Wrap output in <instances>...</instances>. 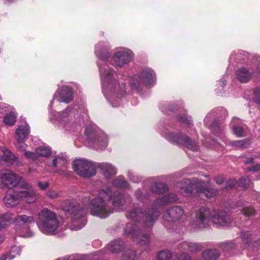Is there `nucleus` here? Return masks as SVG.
I'll return each instance as SVG.
<instances>
[{"label": "nucleus", "mask_w": 260, "mask_h": 260, "mask_svg": "<svg viewBox=\"0 0 260 260\" xmlns=\"http://www.w3.org/2000/svg\"><path fill=\"white\" fill-rule=\"evenodd\" d=\"M111 46L107 41H100L95 45L94 54L100 61L97 62L101 80L102 91L113 107L122 106L127 92L125 84L120 83L116 71L106 62L110 59Z\"/></svg>", "instance_id": "f257e3e1"}, {"label": "nucleus", "mask_w": 260, "mask_h": 260, "mask_svg": "<svg viewBox=\"0 0 260 260\" xmlns=\"http://www.w3.org/2000/svg\"><path fill=\"white\" fill-rule=\"evenodd\" d=\"M160 215V212L152 206L144 210L139 206H134L126 211L128 219L142 222L143 226L128 223L124 228V234L134 242L141 245H147L150 241V233L155 222Z\"/></svg>", "instance_id": "f03ea898"}, {"label": "nucleus", "mask_w": 260, "mask_h": 260, "mask_svg": "<svg viewBox=\"0 0 260 260\" xmlns=\"http://www.w3.org/2000/svg\"><path fill=\"white\" fill-rule=\"evenodd\" d=\"M49 113L51 122L65 134L77 135L89 121L88 111L83 103L69 106L59 112L51 109Z\"/></svg>", "instance_id": "7ed1b4c3"}, {"label": "nucleus", "mask_w": 260, "mask_h": 260, "mask_svg": "<svg viewBox=\"0 0 260 260\" xmlns=\"http://www.w3.org/2000/svg\"><path fill=\"white\" fill-rule=\"evenodd\" d=\"M126 203L125 194L120 190H113L108 186L96 190L94 198L89 202L90 214L105 219L114 213V208H120Z\"/></svg>", "instance_id": "20e7f679"}, {"label": "nucleus", "mask_w": 260, "mask_h": 260, "mask_svg": "<svg viewBox=\"0 0 260 260\" xmlns=\"http://www.w3.org/2000/svg\"><path fill=\"white\" fill-rule=\"evenodd\" d=\"M227 114L228 112L224 108H215L206 115L204 119V125L208 127L214 135L219 137L226 145H230L232 148L241 149L248 148L251 144L249 139L230 141L224 136V125L223 123L214 120L210 124V122L214 118L221 117L222 116H225Z\"/></svg>", "instance_id": "39448f33"}, {"label": "nucleus", "mask_w": 260, "mask_h": 260, "mask_svg": "<svg viewBox=\"0 0 260 260\" xmlns=\"http://www.w3.org/2000/svg\"><path fill=\"white\" fill-rule=\"evenodd\" d=\"M232 219L225 211L211 210L206 207H202L196 213L191 225L194 230L206 228L211 223L216 228L228 226L231 223Z\"/></svg>", "instance_id": "423d86ee"}, {"label": "nucleus", "mask_w": 260, "mask_h": 260, "mask_svg": "<svg viewBox=\"0 0 260 260\" xmlns=\"http://www.w3.org/2000/svg\"><path fill=\"white\" fill-rule=\"evenodd\" d=\"M175 186L176 189L184 196L212 198L218 192L217 189L210 186V182H204L197 178L184 179L177 182Z\"/></svg>", "instance_id": "0eeeda50"}, {"label": "nucleus", "mask_w": 260, "mask_h": 260, "mask_svg": "<svg viewBox=\"0 0 260 260\" xmlns=\"http://www.w3.org/2000/svg\"><path fill=\"white\" fill-rule=\"evenodd\" d=\"M61 222V217L47 208L41 210L37 215L36 223L38 228L43 234L46 235H54Z\"/></svg>", "instance_id": "6e6552de"}, {"label": "nucleus", "mask_w": 260, "mask_h": 260, "mask_svg": "<svg viewBox=\"0 0 260 260\" xmlns=\"http://www.w3.org/2000/svg\"><path fill=\"white\" fill-rule=\"evenodd\" d=\"M170 127V126L160 124L157 126L156 131L171 144L183 146L193 151L199 150L198 144L194 140L181 132L171 131Z\"/></svg>", "instance_id": "1a4fd4ad"}, {"label": "nucleus", "mask_w": 260, "mask_h": 260, "mask_svg": "<svg viewBox=\"0 0 260 260\" xmlns=\"http://www.w3.org/2000/svg\"><path fill=\"white\" fill-rule=\"evenodd\" d=\"M61 208L66 212L72 215L73 223L71 225L72 230H79L86 224V217L87 209L75 201L66 200L61 204Z\"/></svg>", "instance_id": "9d476101"}, {"label": "nucleus", "mask_w": 260, "mask_h": 260, "mask_svg": "<svg viewBox=\"0 0 260 260\" xmlns=\"http://www.w3.org/2000/svg\"><path fill=\"white\" fill-rule=\"evenodd\" d=\"M156 81L155 72L151 68L144 67L136 74L128 77V84L133 91L140 92L144 85H153Z\"/></svg>", "instance_id": "9b49d317"}, {"label": "nucleus", "mask_w": 260, "mask_h": 260, "mask_svg": "<svg viewBox=\"0 0 260 260\" xmlns=\"http://www.w3.org/2000/svg\"><path fill=\"white\" fill-rule=\"evenodd\" d=\"M85 135L90 147L101 150L107 148L108 137L95 124H91L86 127Z\"/></svg>", "instance_id": "f8f14e48"}, {"label": "nucleus", "mask_w": 260, "mask_h": 260, "mask_svg": "<svg viewBox=\"0 0 260 260\" xmlns=\"http://www.w3.org/2000/svg\"><path fill=\"white\" fill-rule=\"evenodd\" d=\"M80 88L79 85L74 82H71L60 86L54 93L53 99L49 105V108L52 107L55 100H56L59 103L66 104L71 103L74 100L75 92L79 91Z\"/></svg>", "instance_id": "ddd939ff"}, {"label": "nucleus", "mask_w": 260, "mask_h": 260, "mask_svg": "<svg viewBox=\"0 0 260 260\" xmlns=\"http://www.w3.org/2000/svg\"><path fill=\"white\" fill-rule=\"evenodd\" d=\"M236 77L241 83H247L252 78H260V56H254L251 63L239 68Z\"/></svg>", "instance_id": "4468645a"}, {"label": "nucleus", "mask_w": 260, "mask_h": 260, "mask_svg": "<svg viewBox=\"0 0 260 260\" xmlns=\"http://www.w3.org/2000/svg\"><path fill=\"white\" fill-rule=\"evenodd\" d=\"M134 57L135 54L130 49L119 47L113 50L110 60L115 67L122 68L132 62Z\"/></svg>", "instance_id": "2eb2a0df"}, {"label": "nucleus", "mask_w": 260, "mask_h": 260, "mask_svg": "<svg viewBox=\"0 0 260 260\" xmlns=\"http://www.w3.org/2000/svg\"><path fill=\"white\" fill-rule=\"evenodd\" d=\"M72 168L76 174L83 178H88L96 174V167L93 162L85 159L74 160Z\"/></svg>", "instance_id": "dca6fc26"}, {"label": "nucleus", "mask_w": 260, "mask_h": 260, "mask_svg": "<svg viewBox=\"0 0 260 260\" xmlns=\"http://www.w3.org/2000/svg\"><path fill=\"white\" fill-rule=\"evenodd\" d=\"M229 211L231 213H236L237 215H241L244 218L253 216L255 211L251 204L248 202L240 201L236 203L232 202L229 204Z\"/></svg>", "instance_id": "f3484780"}, {"label": "nucleus", "mask_w": 260, "mask_h": 260, "mask_svg": "<svg viewBox=\"0 0 260 260\" xmlns=\"http://www.w3.org/2000/svg\"><path fill=\"white\" fill-rule=\"evenodd\" d=\"M255 56L250 55L248 52L243 50L234 51L229 57V66L227 72L232 71L233 67L238 66L239 64L251 63L252 59Z\"/></svg>", "instance_id": "a211bd4d"}, {"label": "nucleus", "mask_w": 260, "mask_h": 260, "mask_svg": "<svg viewBox=\"0 0 260 260\" xmlns=\"http://www.w3.org/2000/svg\"><path fill=\"white\" fill-rule=\"evenodd\" d=\"M244 249L251 248L253 250L260 249V238L257 232L252 231H242L240 233Z\"/></svg>", "instance_id": "6ab92c4d"}, {"label": "nucleus", "mask_w": 260, "mask_h": 260, "mask_svg": "<svg viewBox=\"0 0 260 260\" xmlns=\"http://www.w3.org/2000/svg\"><path fill=\"white\" fill-rule=\"evenodd\" d=\"M22 178L10 170L2 172L0 175V186L1 188H11L20 183Z\"/></svg>", "instance_id": "aec40b11"}, {"label": "nucleus", "mask_w": 260, "mask_h": 260, "mask_svg": "<svg viewBox=\"0 0 260 260\" xmlns=\"http://www.w3.org/2000/svg\"><path fill=\"white\" fill-rule=\"evenodd\" d=\"M30 132V127L27 122L25 121L22 124L18 126L15 131V136L17 140V147L19 149L25 150V146L23 144L26 140Z\"/></svg>", "instance_id": "412c9836"}, {"label": "nucleus", "mask_w": 260, "mask_h": 260, "mask_svg": "<svg viewBox=\"0 0 260 260\" xmlns=\"http://www.w3.org/2000/svg\"><path fill=\"white\" fill-rule=\"evenodd\" d=\"M184 209L181 206H174L164 213L162 218L167 222H175L180 220L184 215Z\"/></svg>", "instance_id": "4be33fe9"}, {"label": "nucleus", "mask_w": 260, "mask_h": 260, "mask_svg": "<svg viewBox=\"0 0 260 260\" xmlns=\"http://www.w3.org/2000/svg\"><path fill=\"white\" fill-rule=\"evenodd\" d=\"M20 186L23 190L19 192V199L28 203H34L37 200V196L31 186L27 182H22Z\"/></svg>", "instance_id": "5701e85b"}, {"label": "nucleus", "mask_w": 260, "mask_h": 260, "mask_svg": "<svg viewBox=\"0 0 260 260\" xmlns=\"http://www.w3.org/2000/svg\"><path fill=\"white\" fill-rule=\"evenodd\" d=\"M157 180L158 177H151L146 180L147 183H152L149 186L151 193L162 194L167 192L169 190L168 185L166 183L156 181Z\"/></svg>", "instance_id": "b1692460"}, {"label": "nucleus", "mask_w": 260, "mask_h": 260, "mask_svg": "<svg viewBox=\"0 0 260 260\" xmlns=\"http://www.w3.org/2000/svg\"><path fill=\"white\" fill-rule=\"evenodd\" d=\"M96 168L104 178L109 180L117 173V169L113 165L108 162L98 163Z\"/></svg>", "instance_id": "393cba45"}, {"label": "nucleus", "mask_w": 260, "mask_h": 260, "mask_svg": "<svg viewBox=\"0 0 260 260\" xmlns=\"http://www.w3.org/2000/svg\"><path fill=\"white\" fill-rule=\"evenodd\" d=\"M147 182L145 181L143 182L142 187L137 189L134 192V196L136 200L144 204L150 201L151 191L149 187L146 185Z\"/></svg>", "instance_id": "a878e982"}, {"label": "nucleus", "mask_w": 260, "mask_h": 260, "mask_svg": "<svg viewBox=\"0 0 260 260\" xmlns=\"http://www.w3.org/2000/svg\"><path fill=\"white\" fill-rule=\"evenodd\" d=\"M203 248L202 243L186 241L181 242L178 246V249L182 252H189L196 253Z\"/></svg>", "instance_id": "bb28decb"}, {"label": "nucleus", "mask_w": 260, "mask_h": 260, "mask_svg": "<svg viewBox=\"0 0 260 260\" xmlns=\"http://www.w3.org/2000/svg\"><path fill=\"white\" fill-rule=\"evenodd\" d=\"M243 242L240 235L236 239L225 241L219 244V247L224 252H230L237 249L238 247L244 249L242 246Z\"/></svg>", "instance_id": "cd10ccee"}, {"label": "nucleus", "mask_w": 260, "mask_h": 260, "mask_svg": "<svg viewBox=\"0 0 260 260\" xmlns=\"http://www.w3.org/2000/svg\"><path fill=\"white\" fill-rule=\"evenodd\" d=\"M177 200L178 197L175 193H167L155 200L152 206L158 211V209H160L165 205L174 203Z\"/></svg>", "instance_id": "c85d7f7f"}, {"label": "nucleus", "mask_w": 260, "mask_h": 260, "mask_svg": "<svg viewBox=\"0 0 260 260\" xmlns=\"http://www.w3.org/2000/svg\"><path fill=\"white\" fill-rule=\"evenodd\" d=\"M14 221L17 230L21 229L23 226H27L36 222L35 218L32 215L25 214L17 215L15 217Z\"/></svg>", "instance_id": "c756f323"}, {"label": "nucleus", "mask_w": 260, "mask_h": 260, "mask_svg": "<svg viewBox=\"0 0 260 260\" xmlns=\"http://www.w3.org/2000/svg\"><path fill=\"white\" fill-rule=\"evenodd\" d=\"M126 248L124 242L120 238H118L110 243L104 249L99 251V254H103V252L108 250L112 253L120 252L122 250Z\"/></svg>", "instance_id": "7c9ffc66"}, {"label": "nucleus", "mask_w": 260, "mask_h": 260, "mask_svg": "<svg viewBox=\"0 0 260 260\" xmlns=\"http://www.w3.org/2000/svg\"><path fill=\"white\" fill-rule=\"evenodd\" d=\"M3 155L0 156L1 162L8 166H11L14 164L18 165L20 161L15 154L8 149L3 150Z\"/></svg>", "instance_id": "2f4dec72"}, {"label": "nucleus", "mask_w": 260, "mask_h": 260, "mask_svg": "<svg viewBox=\"0 0 260 260\" xmlns=\"http://www.w3.org/2000/svg\"><path fill=\"white\" fill-rule=\"evenodd\" d=\"M241 122V120L239 118L234 117L232 119L230 124L233 134L238 137H243L246 133L245 127L240 125Z\"/></svg>", "instance_id": "473e14b6"}, {"label": "nucleus", "mask_w": 260, "mask_h": 260, "mask_svg": "<svg viewBox=\"0 0 260 260\" xmlns=\"http://www.w3.org/2000/svg\"><path fill=\"white\" fill-rule=\"evenodd\" d=\"M202 260H217L219 256V251L216 248H208L202 251Z\"/></svg>", "instance_id": "72a5a7b5"}, {"label": "nucleus", "mask_w": 260, "mask_h": 260, "mask_svg": "<svg viewBox=\"0 0 260 260\" xmlns=\"http://www.w3.org/2000/svg\"><path fill=\"white\" fill-rule=\"evenodd\" d=\"M20 199L18 194L15 192H8L3 199V202L7 207L16 206L19 202Z\"/></svg>", "instance_id": "f704fd0d"}, {"label": "nucleus", "mask_w": 260, "mask_h": 260, "mask_svg": "<svg viewBox=\"0 0 260 260\" xmlns=\"http://www.w3.org/2000/svg\"><path fill=\"white\" fill-rule=\"evenodd\" d=\"M177 120L180 123L183 124L189 127L195 134L197 133L196 128L193 127L192 117L191 116L183 114L179 115L176 117Z\"/></svg>", "instance_id": "c9c22d12"}, {"label": "nucleus", "mask_w": 260, "mask_h": 260, "mask_svg": "<svg viewBox=\"0 0 260 260\" xmlns=\"http://www.w3.org/2000/svg\"><path fill=\"white\" fill-rule=\"evenodd\" d=\"M112 185L116 188L131 189V186L123 176L120 175L114 179L112 181Z\"/></svg>", "instance_id": "e433bc0d"}, {"label": "nucleus", "mask_w": 260, "mask_h": 260, "mask_svg": "<svg viewBox=\"0 0 260 260\" xmlns=\"http://www.w3.org/2000/svg\"><path fill=\"white\" fill-rule=\"evenodd\" d=\"M230 75L226 73L223 76L217 81L216 87L215 89V92L218 94H225L224 88L226 86V81L229 78Z\"/></svg>", "instance_id": "4c0bfd02"}, {"label": "nucleus", "mask_w": 260, "mask_h": 260, "mask_svg": "<svg viewBox=\"0 0 260 260\" xmlns=\"http://www.w3.org/2000/svg\"><path fill=\"white\" fill-rule=\"evenodd\" d=\"M17 117V114L15 112L11 111L4 116L3 122L7 126H12L15 124Z\"/></svg>", "instance_id": "58836bf2"}, {"label": "nucleus", "mask_w": 260, "mask_h": 260, "mask_svg": "<svg viewBox=\"0 0 260 260\" xmlns=\"http://www.w3.org/2000/svg\"><path fill=\"white\" fill-rule=\"evenodd\" d=\"M13 220V214L10 212H7L4 214L0 215V231L5 229L8 223L10 222Z\"/></svg>", "instance_id": "ea45409f"}, {"label": "nucleus", "mask_w": 260, "mask_h": 260, "mask_svg": "<svg viewBox=\"0 0 260 260\" xmlns=\"http://www.w3.org/2000/svg\"><path fill=\"white\" fill-rule=\"evenodd\" d=\"M160 109L165 114L169 112H173L178 110V105L176 103L166 102L160 106Z\"/></svg>", "instance_id": "a19ab883"}, {"label": "nucleus", "mask_w": 260, "mask_h": 260, "mask_svg": "<svg viewBox=\"0 0 260 260\" xmlns=\"http://www.w3.org/2000/svg\"><path fill=\"white\" fill-rule=\"evenodd\" d=\"M67 162V159L62 155H56L54 157L52 161V166L53 167L60 168L62 169L65 167Z\"/></svg>", "instance_id": "79ce46f5"}, {"label": "nucleus", "mask_w": 260, "mask_h": 260, "mask_svg": "<svg viewBox=\"0 0 260 260\" xmlns=\"http://www.w3.org/2000/svg\"><path fill=\"white\" fill-rule=\"evenodd\" d=\"M38 156L47 157L51 154V149L49 147L40 146L36 149Z\"/></svg>", "instance_id": "37998d69"}, {"label": "nucleus", "mask_w": 260, "mask_h": 260, "mask_svg": "<svg viewBox=\"0 0 260 260\" xmlns=\"http://www.w3.org/2000/svg\"><path fill=\"white\" fill-rule=\"evenodd\" d=\"M126 175L129 180L134 183H139L141 182L142 177L131 170L126 172Z\"/></svg>", "instance_id": "c03bdc74"}, {"label": "nucleus", "mask_w": 260, "mask_h": 260, "mask_svg": "<svg viewBox=\"0 0 260 260\" xmlns=\"http://www.w3.org/2000/svg\"><path fill=\"white\" fill-rule=\"evenodd\" d=\"M172 256V253L170 251L162 250L158 252L156 260H170Z\"/></svg>", "instance_id": "a18cd8bd"}, {"label": "nucleus", "mask_w": 260, "mask_h": 260, "mask_svg": "<svg viewBox=\"0 0 260 260\" xmlns=\"http://www.w3.org/2000/svg\"><path fill=\"white\" fill-rule=\"evenodd\" d=\"M137 257L136 252L132 249H128L123 254V260H135Z\"/></svg>", "instance_id": "49530a36"}, {"label": "nucleus", "mask_w": 260, "mask_h": 260, "mask_svg": "<svg viewBox=\"0 0 260 260\" xmlns=\"http://www.w3.org/2000/svg\"><path fill=\"white\" fill-rule=\"evenodd\" d=\"M21 252L20 248L16 246H13L11 247L9 252V259H12L14 258L17 255H19Z\"/></svg>", "instance_id": "de8ad7c7"}, {"label": "nucleus", "mask_w": 260, "mask_h": 260, "mask_svg": "<svg viewBox=\"0 0 260 260\" xmlns=\"http://www.w3.org/2000/svg\"><path fill=\"white\" fill-rule=\"evenodd\" d=\"M250 180L247 177L241 178L238 182V186L245 188H248L250 186Z\"/></svg>", "instance_id": "09e8293b"}, {"label": "nucleus", "mask_w": 260, "mask_h": 260, "mask_svg": "<svg viewBox=\"0 0 260 260\" xmlns=\"http://www.w3.org/2000/svg\"><path fill=\"white\" fill-rule=\"evenodd\" d=\"M252 98L254 102L260 105V86L253 89Z\"/></svg>", "instance_id": "8fccbe9b"}, {"label": "nucleus", "mask_w": 260, "mask_h": 260, "mask_svg": "<svg viewBox=\"0 0 260 260\" xmlns=\"http://www.w3.org/2000/svg\"><path fill=\"white\" fill-rule=\"evenodd\" d=\"M21 151H24V155L27 158L31 159L32 160H36L38 157V153L35 151V152L26 151L25 149L24 150H22V149H20Z\"/></svg>", "instance_id": "3c124183"}, {"label": "nucleus", "mask_w": 260, "mask_h": 260, "mask_svg": "<svg viewBox=\"0 0 260 260\" xmlns=\"http://www.w3.org/2000/svg\"><path fill=\"white\" fill-rule=\"evenodd\" d=\"M237 185H238V182L235 179H230L226 181L225 188L230 190L235 187Z\"/></svg>", "instance_id": "603ef678"}, {"label": "nucleus", "mask_w": 260, "mask_h": 260, "mask_svg": "<svg viewBox=\"0 0 260 260\" xmlns=\"http://www.w3.org/2000/svg\"><path fill=\"white\" fill-rule=\"evenodd\" d=\"M23 230H25V232L22 231V233L19 234L20 237L29 238L34 235V233L28 228H24Z\"/></svg>", "instance_id": "864d4df0"}, {"label": "nucleus", "mask_w": 260, "mask_h": 260, "mask_svg": "<svg viewBox=\"0 0 260 260\" xmlns=\"http://www.w3.org/2000/svg\"><path fill=\"white\" fill-rule=\"evenodd\" d=\"M201 134L202 136L206 138V140L203 141V145H204L207 148H213V146L210 143V141L209 140V136L205 135L203 132H202Z\"/></svg>", "instance_id": "5fc2aeb1"}, {"label": "nucleus", "mask_w": 260, "mask_h": 260, "mask_svg": "<svg viewBox=\"0 0 260 260\" xmlns=\"http://www.w3.org/2000/svg\"><path fill=\"white\" fill-rule=\"evenodd\" d=\"M178 260H192L190 255L186 253H183L178 257ZM194 260H202L200 258H197Z\"/></svg>", "instance_id": "6e6d98bb"}, {"label": "nucleus", "mask_w": 260, "mask_h": 260, "mask_svg": "<svg viewBox=\"0 0 260 260\" xmlns=\"http://www.w3.org/2000/svg\"><path fill=\"white\" fill-rule=\"evenodd\" d=\"M46 194L48 197L52 199H55L58 197V193L56 191L51 189L48 190Z\"/></svg>", "instance_id": "4d7b16f0"}, {"label": "nucleus", "mask_w": 260, "mask_h": 260, "mask_svg": "<svg viewBox=\"0 0 260 260\" xmlns=\"http://www.w3.org/2000/svg\"><path fill=\"white\" fill-rule=\"evenodd\" d=\"M259 170H260V165H258V164L252 166L250 167H249L247 169V172H249V171L255 172V171H259Z\"/></svg>", "instance_id": "13d9d810"}, {"label": "nucleus", "mask_w": 260, "mask_h": 260, "mask_svg": "<svg viewBox=\"0 0 260 260\" xmlns=\"http://www.w3.org/2000/svg\"><path fill=\"white\" fill-rule=\"evenodd\" d=\"M38 184L42 190H45L49 186V183L48 182H45L44 183H43L42 182L39 181Z\"/></svg>", "instance_id": "bf43d9fd"}, {"label": "nucleus", "mask_w": 260, "mask_h": 260, "mask_svg": "<svg viewBox=\"0 0 260 260\" xmlns=\"http://www.w3.org/2000/svg\"><path fill=\"white\" fill-rule=\"evenodd\" d=\"M216 183L219 185L221 184L224 181V177L222 176H218L214 178Z\"/></svg>", "instance_id": "052dcab7"}, {"label": "nucleus", "mask_w": 260, "mask_h": 260, "mask_svg": "<svg viewBox=\"0 0 260 260\" xmlns=\"http://www.w3.org/2000/svg\"><path fill=\"white\" fill-rule=\"evenodd\" d=\"M105 252H103V254H99V252L95 255V257L94 258V260H104V258L106 257L105 255Z\"/></svg>", "instance_id": "680f3d73"}, {"label": "nucleus", "mask_w": 260, "mask_h": 260, "mask_svg": "<svg viewBox=\"0 0 260 260\" xmlns=\"http://www.w3.org/2000/svg\"><path fill=\"white\" fill-rule=\"evenodd\" d=\"M9 256L10 255L8 253H6L0 257V260H10Z\"/></svg>", "instance_id": "e2e57ef3"}, {"label": "nucleus", "mask_w": 260, "mask_h": 260, "mask_svg": "<svg viewBox=\"0 0 260 260\" xmlns=\"http://www.w3.org/2000/svg\"><path fill=\"white\" fill-rule=\"evenodd\" d=\"M253 162V157H249L247 160H245L244 161V164H251Z\"/></svg>", "instance_id": "0e129e2a"}, {"label": "nucleus", "mask_w": 260, "mask_h": 260, "mask_svg": "<svg viewBox=\"0 0 260 260\" xmlns=\"http://www.w3.org/2000/svg\"><path fill=\"white\" fill-rule=\"evenodd\" d=\"M5 236L4 235H0V244L3 242L5 240Z\"/></svg>", "instance_id": "69168bd1"}, {"label": "nucleus", "mask_w": 260, "mask_h": 260, "mask_svg": "<svg viewBox=\"0 0 260 260\" xmlns=\"http://www.w3.org/2000/svg\"><path fill=\"white\" fill-rule=\"evenodd\" d=\"M62 171H63V170H58L57 171V172H58V173H61V172H62Z\"/></svg>", "instance_id": "338daca9"}, {"label": "nucleus", "mask_w": 260, "mask_h": 260, "mask_svg": "<svg viewBox=\"0 0 260 260\" xmlns=\"http://www.w3.org/2000/svg\"><path fill=\"white\" fill-rule=\"evenodd\" d=\"M212 142L214 143H217L215 140H212Z\"/></svg>", "instance_id": "774afa93"}]
</instances>
